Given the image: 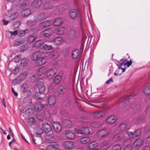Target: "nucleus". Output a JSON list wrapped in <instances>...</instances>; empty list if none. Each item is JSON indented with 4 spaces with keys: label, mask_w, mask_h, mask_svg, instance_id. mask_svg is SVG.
I'll list each match as a JSON object with an SVG mask.
<instances>
[{
    "label": "nucleus",
    "mask_w": 150,
    "mask_h": 150,
    "mask_svg": "<svg viewBox=\"0 0 150 150\" xmlns=\"http://www.w3.org/2000/svg\"><path fill=\"white\" fill-rule=\"evenodd\" d=\"M36 84L38 89L39 93L40 96H38V93H36V96L37 99L38 100H41L43 99L45 97L44 96H40V94H43L44 93L45 91V87L44 86V83L43 80L42 79H39L36 82Z\"/></svg>",
    "instance_id": "f257e3e1"
},
{
    "label": "nucleus",
    "mask_w": 150,
    "mask_h": 150,
    "mask_svg": "<svg viewBox=\"0 0 150 150\" xmlns=\"http://www.w3.org/2000/svg\"><path fill=\"white\" fill-rule=\"evenodd\" d=\"M48 108L47 105H42L40 103H36L34 105V108L36 112H40L41 110H43L44 116L45 117L49 118L50 116V114L46 111Z\"/></svg>",
    "instance_id": "f03ea898"
},
{
    "label": "nucleus",
    "mask_w": 150,
    "mask_h": 150,
    "mask_svg": "<svg viewBox=\"0 0 150 150\" xmlns=\"http://www.w3.org/2000/svg\"><path fill=\"white\" fill-rule=\"evenodd\" d=\"M69 15L72 19H74L77 18L78 23L81 24V14L78 10L74 8L70 9L69 12Z\"/></svg>",
    "instance_id": "7ed1b4c3"
},
{
    "label": "nucleus",
    "mask_w": 150,
    "mask_h": 150,
    "mask_svg": "<svg viewBox=\"0 0 150 150\" xmlns=\"http://www.w3.org/2000/svg\"><path fill=\"white\" fill-rule=\"evenodd\" d=\"M135 95V94L132 93L127 96H124L120 99L119 103L120 104L123 103V106L124 107H127L128 104L129 103V100L133 98L134 96Z\"/></svg>",
    "instance_id": "20e7f679"
},
{
    "label": "nucleus",
    "mask_w": 150,
    "mask_h": 150,
    "mask_svg": "<svg viewBox=\"0 0 150 150\" xmlns=\"http://www.w3.org/2000/svg\"><path fill=\"white\" fill-rule=\"evenodd\" d=\"M64 85H60L59 86L58 88V91L60 93L63 94L66 91L67 88L69 87L70 82L67 81H64Z\"/></svg>",
    "instance_id": "39448f33"
},
{
    "label": "nucleus",
    "mask_w": 150,
    "mask_h": 150,
    "mask_svg": "<svg viewBox=\"0 0 150 150\" xmlns=\"http://www.w3.org/2000/svg\"><path fill=\"white\" fill-rule=\"evenodd\" d=\"M74 132L77 134H80L81 135H87L89 132V129L88 127H84L79 129L77 128H75Z\"/></svg>",
    "instance_id": "423d86ee"
},
{
    "label": "nucleus",
    "mask_w": 150,
    "mask_h": 150,
    "mask_svg": "<svg viewBox=\"0 0 150 150\" xmlns=\"http://www.w3.org/2000/svg\"><path fill=\"white\" fill-rule=\"evenodd\" d=\"M52 126L54 131L57 132H60L62 129V126L60 123L54 122L52 123Z\"/></svg>",
    "instance_id": "0eeeda50"
},
{
    "label": "nucleus",
    "mask_w": 150,
    "mask_h": 150,
    "mask_svg": "<svg viewBox=\"0 0 150 150\" xmlns=\"http://www.w3.org/2000/svg\"><path fill=\"white\" fill-rule=\"evenodd\" d=\"M112 145L111 141L109 140H105L103 141L101 143L102 146L104 149L109 148Z\"/></svg>",
    "instance_id": "6e6552de"
},
{
    "label": "nucleus",
    "mask_w": 150,
    "mask_h": 150,
    "mask_svg": "<svg viewBox=\"0 0 150 150\" xmlns=\"http://www.w3.org/2000/svg\"><path fill=\"white\" fill-rule=\"evenodd\" d=\"M42 53L39 51L33 53L31 56V60L33 61H37L39 58V57L41 55Z\"/></svg>",
    "instance_id": "1a4fd4ad"
},
{
    "label": "nucleus",
    "mask_w": 150,
    "mask_h": 150,
    "mask_svg": "<svg viewBox=\"0 0 150 150\" xmlns=\"http://www.w3.org/2000/svg\"><path fill=\"white\" fill-rule=\"evenodd\" d=\"M63 145L65 148L68 149H72L74 147V142L70 141H67L64 142Z\"/></svg>",
    "instance_id": "9d476101"
},
{
    "label": "nucleus",
    "mask_w": 150,
    "mask_h": 150,
    "mask_svg": "<svg viewBox=\"0 0 150 150\" xmlns=\"http://www.w3.org/2000/svg\"><path fill=\"white\" fill-rule=\"evenodd\" d=\"M117 119V117L115 116L110 115L106 119V122L108 124H112L116 122Z\"/></svg>",
    "instance_id": "9b49d317"
},
{
    "label": "nucleus",
    "mask_w": 150,
    "mask_h": 150,
    "mask_svg": "<svg viewBox=\"0 0 150 150\" xmlns=\"http://www.w3.org/2000/svg\"><path fill=\"white\" fill-rule=\"evenodd\" d=\"M59 145L57 142H55L51 145H49L47 147V150H56L58 148Z\"/></svg>",
    "instance_id": "f8f14e48"
},
{
    "label": "nucleus",
    "mask_w": 150,
    "mask_h": 150,
    "mask_svg": "<svg viewBox=\"0 0 150 150\" xmlns=\"http://www.w3.org/2000/svg\"><path fill=\"white\" fill-rule=\"evenodd\" d=\"M52 33V30L49 28L43 30L42 32V34L44 37H47L50 36Z\"/></svg>",
    "instance_id": "ddd939ff"
},
{
    "label": "nucleus",
    "mask_w": 150,
    "mask_h": 150,
    "mask_svg": "<svg viewBox=\"0 0 150 150\" xmlns=\"http://www.w3.org/2000/svg\"><path fill=\"white\" fill-rule=\"evenodd\" d=\"M143 142L142 139L140 138H138L134 141L133 145L136 148H138L141 145Z\"/></svg>",
    "instance_id": "4468645a"
},
{
    "label": "nucleus",
    "mask_w": 150,
    "mask_h": 150,
    "mask_svg": "<svg viewBox=\"0 0 150 150\" xmlns=\"http://www.w3.org/2000/svg\"><path fill=\"white\" fill-rule=\"evenodd\" d=\"M108 133V131L106 129H102L97 133L98 137H103L106 136Z\"/></svg>",
    "instance_id": "2eb2a0df"
},
{
    "label": "nucleus",
    "mask_w": 150,
    "mask_h": 150,
    "mask_svg": "<svg viewBox=\"0 0 150 150\" xmlns=\"http://www.w3.org/2000/svg\"><path fill=\"white\" fill-rule=\"evenodd\" d=\"M41 0H34L32 3L31 6L34 8H38L42 4Z\"/></svg>",
    "instance_id": "dca6fc26"
},
{
    "label": "nucleus",
    "mask_w": 150,
    "mask_h": 150,
    "mask_svg": "<svg viewBox=\"0 0 150 150\" xmlns=\"http://www.w3.org/2000/svg\"><path fill=\"white\" fill-rule=\"evenodd\" d=\"M47 69L44 66H42L39 68L37 71V74L38 76L43 75L47 71Z\"/></svg>",
    "instance_id": "f3484780"
},
{
    "label": "nucleus",
    "mask_w": 150,
    "mask_h": 150,
    "mask_svg": "<svg viewBox=\"0 0 150 150\" xmlns=\"http://www.w3.org/2000/svg\"><path fill=\"white\" fill-rule=\"evenodd\" d=\"M79 50L78 49H76L73 50L71 53L72 59L74 60L77 58L79 56Z\"/></svg>",
    "instance_id": "a211bd4d"
},
{
    "label": "nucleus",
    "mask_w": 150,
    "mask_h": 150,
    "mask_svg": "<svg viewBox=\"0 0 150 150\" xmlns=\"http://www.w3.org/2000/svg\"><path fill=\"white\" fill-rule=\"evenodd\" d=\"M52 42L55 45L60 44L63 42V40L61 37H57L54 38Z\"/></svg>",
    "instance_id": "6ab92c4d"
},
{
    "label": "nucleus",
    "mask_w": 150,
    "mask_h": 150,
    "mask_svg": "<svg viewBox=\"0 0 150 150\" xmlns=\"http://www.w3.org/2000/svg\"><path fill=\"white\" fill-rule=\"evenodd\" d=\"M47 100L50 105H53L56 102V98L54 96H50L49 97Z\"/></svg>",
    "instance_id": "aec40b11"
},
{
    "label": "nucleus",
    "mask_w": 150,
    "mask_h": 150,
    "mask_svg": "<svg viewBox=\"0 0 150 150\" xmlns=\"http://www.w3.org/2000/svg\"><path fill=\"white\" fill-rule=\"evenodd\" d=\"M43 128L46 133L49 132L52 129L51 125L48 123L44 124L43 125Z\"/></svg>",
    "instance_id": "412c9836"
},
{
    "label": "nucleus",
    "mask_w": 150,
    "mask_h": 150,
    "mask_svg": "<svg viewBox=\"0 0 150 150\" xmlns=\"http://www.w3.org/2000/svg\"><path fill=\"white\" fill-rule=\"evenodd\" d=\"M45 16L44 13H40L38 14L37 16H35L34 21H40L44 20L45 18Z\"/></svg>",
    "instance_id": "4be33fe9"
},
{
    "label": "nucleus",
    "mask_w": 150,
    "mask_h": 150,
    "mask_svg": "<svg viewBox=\"0 0 150 150\" xmlns=\"http://www.w3.org/2000/svg\"><path fill=\"white\" fill-rule=\"evenodd\" d=\"M81 143L83 144H87L91 142V139L90 137H86L81 138L80 139Z\"/></svg>",
    "instance_id": "5701e85b"
},
{
    "label": "nucleus",
    "mask_w": 150,
    "mask_h": 150,
    "mask_svg": "<svg viewBox=\"0 0 150 150\" xmlns=\"http://www.w3.org/2000/svg\"><path fill=\"white\" fill-rule=\"evenodd\" d=\"M105 115L104 112L102 110H98L93 113L94 117L96 118H100Z\"/></svg>",
    "instance_id": "b1692460"
},
{
    "label": "nucleus",
    "mask_w": 150,
    "mask_h": 150,
    "mask_svg": "<svg viewBox=\"0 0 150 150\" xmlns=\"http://www.w3.org/2000/svg\"><path fill=\"white\" fill-rule=\"evenodd\" d=\"M65 135L67 138L69 139H73L75 136L74 134L69 131H66Z\"/></svg>",
    "instance_id": "393cba45"
},
{
    "label": "nucleus",
    "mask_w": 150,
    "mask_h": 150,
    "mask_svg": "<svg viewBox=\"0 0 150 150\" xmlns=\"http://www.w3.org/2000/svg\"><path fill=\"white\" fill-rule=\"evenodd\" d=\"M52 3L51 2H47L43 4V7L45 10H49L51 9L52 7Z\"/></svg>",
    "instance_id": "a878e982"
},
{
    "label": "nucleus",
    "mask_w": 150,
    "mask_h": 150,
    "mask_svg": "<svg viewBox=\"0 0 150 150\" xmlns=\"http://www.w3.org/2000/svg\"><path fill=\"white\" fill-rule=\"evenodd\" d=\"M46 62V59L44 57H40L37 61V65L40 66L44 64Z\"/></svg>",
    "instance_id": "bb28decb"
},
{
    "label": "nucleus",
    "mask_w": 150,
    "mask_h": 150,
    "mask_svg": "<svg viewBox=\"0 0 150 150\" xmlns=\"http://www.w3.org/2000/svg\"><path fill=\"white\" fill-rule=\"evenodd\" d=\"M63 21L60 18H56L53 21L54 25L56 26H58L61 24Z\"/></svg>",
    "instance_id": "cd10ccee"
},
{
    "label": "nucleus",
    "mask_w": 150,
    "mask_h": 150,
    "mask_svg": "<svg viewBox=\"0 0 150 150\" xmlns=\"http://www.w3.org/2000/svg\"><path fill=\"white\" fill-rule=\"evenodd\" d=\"M64 28L63 27H62L57 28L55 31V32L57 34L59 35H62L64 33Z\"/></svg>",
    "instance_id": "c85d7f7f"
},
{
    "label": "nucleus",
    "mask_w": 150,
    "mask_h": 150,
    "mask_svg": "<svg viewBox=\"0 0 150 150\" xmlns=\"http://www.w3.org/2000/svg\"><path fill=\"white\" fill-rule=\"evenodd\" d=\"M55 74L56 72L53 70L51 69L47 71L46 73V76L48 78H51Z\"/></svg>",
    "instance_id": "c756f323"
},
{
    "label": "nucleus",
    "mask_w": 150,
    "mask_h": 150,
    "mask_svg": "<svg viewBox=\"0 0 150 150\" xmlns=\"http://www.w3.org/2000/svg\"><path fill=\"white\" fill-rule=\"evenodd\" d=\"M43 42L41 40H38V41L35 42L33 45V47H40L43 44Z\"/></svg>",
    "instance_id": "7c9ffc66"
},
{
    "label": "nucleus",
    "mask_w": 150,
    "mask_h": 150,
    "mask_svg": "<svg viewBox=\"0 0 150 150\" xmlns=\"http://www.w3.org/2000/svg\"><path fill=\"white\" fill-rule=\"evenodd\" d=\"M28 32V30L25 29L24 30H20L18 31V35L19 37H22L24 36Z\"/></svg>",
    "instance_id": "2f4dec72"
},
{
    "label": "nucleus",
    "mask_w": 150,
    "mask_h": 150,
    "mask_svg": "<svg viewBox=\"0 0 150 150\" xmlns=\"http://www.w3.org/2000/svg\"><path fill=\"white\" fill-rule=\"evenodd\" d=\"M62 76L60 75H57L54 77L53 80L55 84L59 83L62 79Z\"/></svg>",
    "instance_id": "473e14b6"
},
{
    "label": "nucleus",
    "mask_w": 150,
    "mask_h": 150,
    "mask_svg": "<svg viewBox=\"0 0 150 150\" xmlns=\"http://www.w3.org/2000/svg\"><path fill=\"white\" fill-rule=\"evenodd\" d=\"M54 138L52 136H47L45 138L46 141L48 143H52V144L55 141H54Z\"/></svg>",
    "instance_id": "72a5a7b5"
},
{
    "label": "nucleus",
    "mask_w": 150,
    "mask_h": 150,
    "mask_svg": "<svg viewBox=\"0 0 150 150\" xmlns=\"http://www.w3.org/2000/svg\"><path fill=\"white\" fill-rule=\"evenodd\" d=\"M127 125L125 124L122 123L118 126V129L120 132H123L126 130Z\"/></svg>",
    "instance_id": "f704fd0d"
},
{
    "label": "nucleus",
    "mask_w": 150,
    "mask_h": 150,
    "mask_svg": "<svg viewBox=\"0 0 150 150\" xmlns=\"http://www.w3.org/2000/svg\"><path fill=\"white\" fill-rule=\"evenodd\" d=\"M23 79H21L20 77H18L12 81V83L14 85L18 84L22 82Z\"/></svg>",
    "instance_id": "c9c22d12"
},
{
    "label": "nucleus",
    "mask_w": 150,
    "mask_h": 150,
    "mask_svg": "<svg viewBox=\"0 0 150 150\" xmlns=\"http://www.w3.org/2000/svg\"><path fill=\"white\" fill-rule=\"evenodd\" d=\"M98 144L95 142H91L88 145V147L90 149H93L98 146Z\"/></svg>",
    "instance_id": "e433bc0d"
},
{
    "label": "nucleus",
    "mask_w": 150,
    "mask_h": 150,
    "mask_svg": "<svg viewBox=\"0 0 150 150\" xmlns=\"http://www.w3.org/2000/svg\"><path fill=\"white\" fill-rule=\"evenodd\" d=\"M28 59L24 58H22L21 60V64L22 66L25 67L28 64Z\"/></svg>",
    "instance_id": "4c0bfd02"
},
{
    "label": "nucleus",
    "mask_w": 150,
    "mask_h": 150,
    "mask_svg": "<svg viewBox=\"0 0 150 150\" xmlns=\"http://www.w3.org/2000/svg\"><path fill=\"white\" fill-rule=\"evenodd\" d=\"M31 10L28 8L25 9L22 12V13L25 17L28 16L30 13Z\"/></svg>",
    "instance_id": "58836bf2"
},
{
    "label": "nucleus",
    "mask_w": 150,
    "mask_h": 150,
    "mask_svg": "<svg viewBox=\"0 0 150 150\" xmlns=\"http://www.w3.org/2000/svg\"><path fill=\"white\" fill-rule=\"evenodd\" d=\"M51 24L52 23L50 21L46 20L42 22V25L45 28H47L51 25Z\"/></svg>",
    "instance_id": "ea45409f"
},
{
    "label": "nucleus",
    "mask_w": 150,
    "mask_h": 150,
    "mask_svg": "<svg viewBox=\"0 0 150 150\" xmlns=\"http://www.w3.org/2000/svg\"><path fill=\"white\" fill-rule=\"evenodd\" d=\"M63 7L65 9L69 8V4L67 0H61Z\"/></svg>",
    "instance_id": "a19ab883"
},
{
    "label": "nucleus",
    "mask_w": 150,
    "mask_h": 150,
    "mask_svg": "<svg viewBox=\"0 0 150 150\" xmlns=\"http://www.w3.org/2000/svg\"><path fill=\"white\" fill-rule=\"evenodd\" d=\"M28 124L30 125H34L35 123V120L33 117H29L28 119Z\"/></svg>",
    "instance_id": "79ce46f5"
},
{
    "label": "nucleus",
    "mask_w": 150,
    "mask_h": 150,
    "mask_svg": "<svg viewBox=\"0 0 150 150\" xmlns=\"http://www.w3.org/2000/svg\"><path fill=\"white\" fill-rule=\"evenodd\" d=\"M36 133L38 136H40L43 133L42 129L39 127H38L36 129Z\"/></svg>",
    "instance_id": "37998d69"
},
{
    "label": "nucleus",
    "mask_w": 150,
    "mask_h": 150,
    "mask_svg": "<svg viewBox=\"0 0 150 150\" xmlns=\"http://www.w3.org/2000/svg\"><path fill=\"white\" fill-rule=\"evenodd\" d=\"M143 91L145 95H150V86L145 87Z\"/></svg>",
    "instance_id": "c03bdc74"
},
{
    "label": "nucleus",
    "mask_w": 150,
    "mask_h": 150,
    "mask_svg": "<svg viewBox=\"0 0 150 150\" xmlns=\"http://www.w3.org/2000/svg\"><path fill=\"white\" fill-rule=\"evenodd\" d=\"M27 85L25 83L23 84L21 86V88L20 89V91L22 93H23L25 92H26L27 91Z\"/></svg>",
    "instance_id": "a18cd8bd"
},
{
    "label": "nucleus",
    "mask_w": 150,
    "mask_h": 150,
    "mask_svg": "<svg viewBox=\"0 0 150 150\" xmlns=\"http://www.w3.org/2000/svg\"><path fill=\"white\" fill-rule=\"evenodd\" d=\"M36 37L35 35H30L27 38V41L29 43H32L36 39Z\"/></svg>",
    "instance_id": "49530a36"
},
{
    "label": "nucleus",
    "mask_w": 150,
    "mask_h": 150,
    "mask_svg": "<svg viewBox=\"0 0 150 150\" xmlns=\"http://www.w3.org/2000/svg\"><path fill=\"white\" fill-rule=\"evenodd\" d=\"M43 47L45 50H50L53 49V47L51 45H47L46 44L43 45Z\"/></svg>",
    "instance_id": "de8ad7c7"
},
{
    "label": "nucleus",
    "mask_w": 150,
    "mask_h": 150,
    "mask_svg": "<svg viewBox=\"0 0 150 150\" xmlns=\"http://www.w3.org/2000/svg\"><path fill=\"white\" fill-rule=\"evenodd\" d=\"M21 74L20 75V77L21 79H23V81L25 79L26 76L28 75V72L26 71H22L20 73Z\"/></svg>",
    "instance_id": "09e8293b"
},
{
    "label": "nucleus",
    "mask_w": 150,
    "mask_h": 150,
    "mask_svg": "<svg viewBox=\"0 0 150 150\" xmlns=\"http://www.w3.org/2000/svg\"><path fill=\"white\" fill-rule=\"evenodd\" d=\"M34 112V110L33 108H28L26 113L28 115L30 116L32 114H33Z\"/></svg>",
    "instance_id": "8fccbe9b"
},
{
    "label": "nucleus",
    "mask_w": 150,
    "mask_h": 150,
    "mask_svg": "<svg viewBox=\"0 0 150 150\" xmlns=\"http://www.w3.org/2000/svg\"><path fill=\"white\" fill-rule=\"evenodd\" d=\"M19 13L18 12H15L14 13L10 15L9 17L11 20L15 19L18 16Z\"/></svg>",
    "instance_id": "3c124183"
},
{
    "label": "nucleus",
    "mask_w": 150,
    "mask_h": 150,
    "mask_svg": "<svg viewBox=\"0 0 150 150\" xmlns=\"http://www.w3.org/2000/svg\"><path fill=\"white\" fill-rule=\"evenodd\" d=\"M121 147L118 144L114 145L111 148V150H121Z\"/></svg>",
    "instance_id": "603ef678"
},
{
    "label": "nucleus",
    "mask_w": 150,
    "mask_h": 150,
    "mask_svg": "<svg viewBox=\"0 0 150 150\" xmlns=\"http://www.w3.org/2000/svg\"><path fill=\"white\" fill-rule=\"evenodd\" d=\"M36 117L38 120H42L44 119L42 115L40 113L36 114Z\"/></svg>",
    "instance_id": "864d4df0"
},
{
    "label": "nucleus",
    "mask_w": 150,
    "mask_h": 150,
    "mask_svg": "<svg viewBox=\"0 0 150 150\" xmlns=\"http://www.w3.org/2000/svg\"><path fill=\"white\" fill-rule=\"evenodd\" d=\"M66 127H67L70 128L71 127L72 125L71 122L69 120H66Z\"/></svg>",
    "instance_id": "5fc2aeb1"
},
{
    "label": "nucleus",
    "mask_w": 150,
    "mask_h": 150,
    "mask_svg": "<svg viewBox=\"0 0 150 150\" xmlns=\"http://www.w3.org/2000/svg\"><path fill=\"white\" fill-rule=\"evenodd\" d=\"M69 34L71 37L73 38L75 36L76 32L74 30H70L69 31Z\"/></svg>",
    "instance_id": "6e6d98bb"
},
{
    "label": "nucleus",
    "mask_w": 150,
    "mask_h": 150,
    "mask_svg": "<svg viewBox=\"0 0 150 150\" xmlns=\"http://www.w3.org/2000/svg\"><path fill=\"white\" fill-rule=\"evenodd\" d=\"M123 135L122 134H117L116 136H115V138L116 139L117 141L121 140L123 137Z\"/></svg>",
    "instance_id": "4d7b16f0"
},
{
    "label": "nucleus",
    "mask_w": 150,
    "mask_h": 150,
    "mask_svg": "<svg viewBox=\"0 0 150 150\" xmlns=\"http://www.w3.org/2000/svg\"><path fill=\"white\" fill-rule=\"evenodd\" d=\"M19 71V67L17 66H16L15 68L13 70L12 73L14 74H17Z\"/></svg>",
    "instance_id": "13d9d810"
},
{
    "label": "nucleus",
    "mask_w": 150,
    "mask_h": 150,
    "mask_svg": "<svg viewBox=\"0 0 150 150\" xmlns=\"http://www.w3.org/2000/svg\"><path fill=\"white\" fill-rule=\"evenodd\" d=\"M59 55V54L57 51H54L52 55V57L54 59L57 58Z\"/></svg>",
    "instance_id": "bf43d9fd"
},
{
    "label": "nucleus",
    "mask_w": 150,
    "mask_h": 150,
    "mask_svg": "<svg viewBox=\"0 0 150 150\" xmlns=\"http://www.w3.org/2000/svg\"><path fill=\"white\" fill-rule=\"evenodd\" d=\"M127 133L129 137L130 138H133L135 137L134 132H128Z\"/></svg>",
    "instance_id": "052dcab7"
},
{
    "label": "nucleus",
    "mask_w": 150,
    "mask_h": 150,
    "mask_svg": "<svg viewBox=\"0 0 150 150\" xmlns=\"http://www.w3.org/2000/svg\"><path fill=\"white\" fill-rule=\"evenodd\" d=\"M28 108L27 106L24 105L21 108V111L23 112H26Z\"/></svg>",
    "instance_id": "680f3d73"
},
{
    "label": "nucleus",
    "mask_w": 150,
    "mask_h": 150,
    "mask_svg": "<svg viewBox=\"0 0 150 150\" xmlns=\"http://www.w3.org/2000/svg\"><path fill=\"white\" fill-rule=\"evenodd\" d=\"M134 133L135 137L139 136L141 134L140 130L139 129H138L137 130L135 131L134 132Z\"/></svg>",
    "instance_id": "e2e57ef3"
},
{
    "label": "nucleus",
    "mask_w": 150,
    "mask_h": 150,
    "mask_svg": "<svg viewBox=\"0 0 150 150\" xmlns=\"http://www.w3.org/2000/svg\"><path fill=\"white\" fill-rule=\"evenodd\" d=\"M144 129L145 133H148L150 131V127L149 126H145L144 127Z\"/></svg>",
    "instance_id": "0e129e2a"
},
{
    "label": "nucleus",
    "mask_w": 150,
    "mask_h": 150,
    "mask_svg": "<svg viewBox=\"0 0 150 150\" xmlns=\"http://www.w3.org/2000/svg\"><path fill=\"white\" fill-rule=\"evenodd\" d=\"M132 147L131 145L129 144L127 145L123 150H132Z\"/></svg>",
    "instance_id": "69168bd1"
},
{
    "label": "nucleus",
    "mask_w": 150,
    "mask_h": 150,
    "mask_svg": "<svg viewBox=\"0 0 150 150\" xmlns=\"http://www.w3.org/2000/svg\"><path fill=\"white\" fill-rule=\"evenodd\" d=\"M10 34L11 35L16 36L18 35V32L17 30H15L13 32L10 31L9 32Z\"/></svg>",
    "instance_id": "338daca9"
},
{
    "label": "nucleus",
    "mask_w": 150,
    "mask_h": 150,
    "mask_svg": "<svg viewBox=\"0 0 150 150\" xmlns=\"http://www.w3.org/2000/svg\"><path fill=\"white\" fill-rule=\"evenodd\" d=\"M146 143L150 144V134L145 139Z\"/></svg>",
    "instance_id": "774afa93"
}]
</instances>
